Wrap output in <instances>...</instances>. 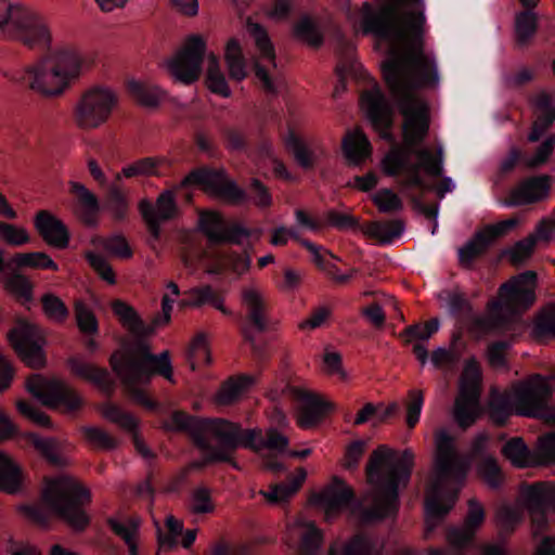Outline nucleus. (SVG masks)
<instances>
[{
  "label": "nucleus",
  "instance_id": "obj_25",
  "mask_svg": "<svg viewBox=\"0 0 555 555\" xmlns=\"http://www.w3.org/2000/svg\"><path fill=\"white\" fill-rule=\"evenodd\" d=\"M68 366L74 375L94 384L103 392L111 393L114 390L115 383L106 369L89 363L79 357H70Z\"/></svg>",
  "mask_w": 555,
  "mask_h": 555
},
{
  "label": "nucleus",
  "instance_id": "obj_54",
  "mask_svg": "<svg viewBox=\"0 0 555 555\" xmlns=\"http://www.w3.org/2000/svg\"><path fill=\"white\" fill-rule=\"evenodd\" d=\"M42 310L46 315L56 322H65L69 317V310L64 301L52 293H47L41 298Z\"/></svg>",
  "mask_w": 555,
  "mask_h": 555
},
{
  "label": "nucleus",
  "instance_id": "obj_31",
  "mask_svg": "<svg viewBox=\"0 0 555 555\" xmlns=\"http://www.w3.org/2000/svg\"><path fill=\"white\" fill-rule=\"evenodd\" d=\"M343 151L348 163L358 166L371 155L372 146L363 132L354 131L344 139Z\"/></svg>",
  "mask_w": 555,
  "mask_h": 555
},
{
  "label": "nucleus",
  "instance_id": "obj_4",
  "mask_svg": "<svg viewBox=\"0 0 555 555\" xmlns=\"http://www.w3.org/2000/svg\"><path fill=\"white\" fill-rule=\"evenodd\" d=\"M553 385L542 375L515 385L511 389L491 388L488 400L489 417L496 426H504L512 415L555 421L550 414V398Z\"/></svg>",
  "mask_w": 555,
  "mask_h": 555
},
{
  "label": "nucleus",
  "instance_id": "obj_21",
  "mask_svg": "<svg viewBox=\"0 0 555 555\" xmlns=\"http://www.w3.org/2000/svg\"><path fill=\"white\" fill-rule=\"evenodd\" d=\"M485 509L475 499L468 502V513L463 528L452 527L448 530V542L459 552L469 547L475 542L478 527L485 521Z\"/></svg>",
  "mask_w": 555,
  "mask_h": 555
},
{
  "label": "nucleus",
  "instance_id": "obj_10",
  "mask_svg": "<svg viewBox=\"0 0 555 555\" xmlns=\"http://www.w3.org/2000/svg\"><path fill=\"white\" fill-rule=\"evenodd\" d=\"M203 186L216 197L231 204L242 205L249 201L248 193L228 177L224 169L203 166L191 170L182 180L181 186Z\"/></svg>",
  "mask_w": 555,
  "mask_h": 555
},
{
  "label": "nucleus",
  "instance_id": "obj_20",
  "mask_svg": "<svg viewBox=\"0 0 555 555\" xmlns=\"http://www.w3.org/2000/svg\"><path fill=\"white\" fill-rule=\"evenodd\" d=\"M315 503L325 511L327 519L357 504L356 493L343 479L335 477L333 485L315 495Z\"/></svg>",
  "mask_w": 555,
  "mask_h": 555
},
{
  "label": "nucleus",
  "instance_id": "obj_53",
  "mask_svg": "<svg viewBox=\"0 0 555 555\" xmlns=\"http://www.w3.org/2000/svg\"><path fill=\"white\" fill-rule=\"evenodd\" d=\"M327 555H374V552L365 535L356 534L340 550L331 546Z\"/></svg>",
  "mask_w": 555,
  "mask_h": 555
},
{
  "label": "nucleus",
  "instance_id": "obj_27",
  "mask_svg": "<svg viewBox=\"0 0 555 555\" xmlns=\"http://www.w3.org/2000/svg\"><path fill=\"white\" fill-rule=\"evenodd\" d=\"M105 416L113 423L119 425L121 428L133 433V443L138 453L146 460H153L155 453L147 448V446L135 434L138 427V420L131 414L117 405L109 404L105 409Z\"/></svg>",
  "mask_w": 555,
  "mask_h": 555
},
{
  "label": "nucleus",
  "instance_id": "obj_11",
  "mask_svg": "<svg viewBox=\"0 0 555 555\" xmlns=\"http://www.w3.org/2000/svg\"><path fill=\"white\" fill-rule=\"evenodd\" d=\"M117 103L118 96L112 89L92 87L81 95L76 105L75 121L83 129L98 128L108 119Z\"/></svg>",
  "mask_w": 555,
  "mask_h": 555
},
{
  "label": "nucleus",
  "instance_id": "obj_61",
  "mask_svg": "<svg viewBox=\"0 0 555 555\" xmlns=\"http://www.w3.org/2000/svg\"><path fill=\"white\" fill-rule=\"evenodd\" d=\"M533 332L538 337H555V305L537 318Z\"/></svg>",
  "mask_w": 555,
  "mask_h": 555
},
{
  "label": "nucleus",
  "instance_id": "obj_18",
  "mask_svg": "<svg viewBox=\"0 0 555 555\" xmlns=\"http://www.w3.org/2000/svg\"><path fill=\"white\" fill-rule=\"evenodd\" d=\"M9 340L21 360L33 369L46 364L42 338L37 328L28 323L20 324L9 332Z\"/></svg>",
  "mask_w": 555,
  "mask_h": 555
},
{
  "label": "nucleus",
  "instance_id": "obj_52",
  "mask_svg": "<svg viewBox=\"0 0 555 555\" xmlns=\"http://www.w3.org/2000/svg\"><path fill=\"white\" fill-rule=\"evenodd\" d=\"M477 469L489 487L493 489L501 487L503 475L495 457L490 455L482 456L477 464Z\"/></svg>",
  "mask_w": 555,
  "mask_h": 555
},
{
  "label": "nucleus",
  "instance_id": "obj_33",
  "mask_svg": "<svg viewBox=\"0 0 555 555\" xmlns=\"http://www.w3.org/2000/svg\"><path fill=\"white\" fill-rule=\"evenodd\" d=\"M492 243L487 232H478L464 246L459 249V262L462 267L470 269L476 258L482 256Z\"/></svg>",
  "mask_w": 555,
  "mask_h": 555
},
{
  "label": "nucleus",
  "instance_id": "obj_57",
  "mask_svg": "<svg viewBox=\"0 0 555 555\" xmlns=\"http://www.w3.org/2000/svg\"><path fill=\"white\" fill-rule=\"evenodd\" d=\"M0 236L11 246H22L30 242V236L25 229L3 221H0Z\"/></svg>",
  "mask_w": 555,
  "mask_h": 555
},
{
  "label": "nucleus",
  "instance_id": "obj_55",
  "mask_svg": "<svg viewBox=\"0 0 555 555\" xmlns=\"http://www.w3.org/2000/svg\"><path fill=\"white\" fill-rule=\"evenodd\" d=\"M373 202L380 212H393L403 208L401 198L390 189H380L373 196Z\"/></svg>",
  "mask_w": 555,
  "mask_h": 555
},
{
  "label": "nucleus",
  "instance_id": "obj_2",
  "mask_svg": "<svg viewBox=\"0 0 555 555\" xmlns=\"http://www.w3.org/2000/svg\"><path fill=\"white\" fill-rule=\"evenodd\" d=\"M169 430L188 434L202 455L201 467L227 463L240 469L234 453L240 447L259 452L268 449L286 453L288 438L279 430H268L262 438L259 429H243L241 424L224 418H197L183 411H175L165 424Z\"/></svg>",
  "mask_w": 555,
  "mask_h": 555
},
{
  "label": "nucleus",
  "instance_id": "obj_49",
  "mask_svg": "<svg viewBox=\"0 0 555 555\" xmlns=\"http://www.w3.org/2000/svg\"><path fill=\"white\" fill-rule=\"evenodd\" d=\"M534 105L540 111L534 122L547 131L555 121V104L553 95L546 91L539 92L534 99Z\"/></svg>",
  "mask_w": 555,
  "mask_h": 555
},
{
  "label": "nucleus",
  "instance_id": "obj_50",
  "mask_svg": "<svg viewBox=\"0 0 555 555\" xmlns=\"http://www.w3.org/2000/svg\"><path fill=\"white\" fill-rule=\"evenodd\" d=\"M305 473L299 478H294L289 483H275L272 485L268 491L262 492L268 502L270 503H282L287 501L292 495H294L305 479Z\"/></svg>",
  "mask_w": 555,
  "mask_h": 555
},
{
  "label": "nucleus",
  "instance_id": "obj_12",
  "mask_svg": "<svg viewBox=\"0 0 555 555\" xmlns=\"http://www.w3.org/2000/svg\"><path fill=\"white\" fill-rule=\"evenodd\" d=\"M180 189H184L181 186V182L175 189L160 192L155 203L147 198L139 202V212L149 233L156 241L162 236V224L176 220L181 214L176 199L177 191Z\"/></svg>",
  "mask_w": 555,
  "mask_h": 555
},
{
  "label": "nucleus",
  "instance_id": "obj_29",
  "mask_svg": "<svg viewBox=\"0 0 555 555\" xmlns=\"http://www.w3.org/2000/svg\"><path fill=\"white\" fill-rule=\"evenodd\" d=\"M114 373L119 377L124 386L126 387L129 396L142 406L149 410H155L157 408V403L150 398L147 392L142 388L145 385L151 383V379L154 375L146 376H138L131 377V373L129 372H120L114 371Z\"/></svg>",
  "mask_w": 555,
  "mask_h": 555
},
{
  "label": "nucleus",
  "instance_id": "obj_16",
  "mask_svg": "<svg viewBox=\"0 0 555 555\" xmlns=\"http://www.w3.org/2000/svg\"><path fill=\"white\" fill-rule=\"evenodd\" d=\"M197 230L210 244H240L250 236V231L240 223H228L222 214L216 210H199Z\"/></svg>",
  "mask_w": 555,
  "mask_h": 555
},
{
  "label": "nucleus",
  "instance_id": "obj_24",
  "mask_svg": "<svg viewBox=\"0 0 555 555\" xmlns=\"http://www.w3.org/2000/svg\"><path fill=\"white\" fill-rule=\"evenodd\" d=\"M241 302L246 321L259 333L268 331V306L262 293L253 286H245L241 291Z\"/></svg>",
  "mask_w": 555,
  "mask_h": 555
},
{
  "label": "nucleus",
  "instance_id": "obj_47",
  "mask_svg": "<svg viewBox=\"0 0 555 555\" xmlns=\"http://www.w3.org/2000/svg\"><path fill=\"white\" fill-rule=\"evenodd\" d=\"M454 420L462 429H467L478 418L477 403L470 398H459L454 404Z\"/></svg>",
  "mask_w": 555,
  "mask_h": 555
},
{
  "label": "nucleus",
  "instance_id": "obj_44",
  "mask_svg": "<svg viewBox=\"0 0 555 555\" xmlns=\"http://www.w3.org/2000/svg\"><path fill=\"white\" fill-rule=\"evenodd\" d=\"M206 83L209 90L215 94L223 98H229L231 95V90L225 76L220 69L219 61L215 55H211L208 61Z\"/></svg>",
  "mask_w": 555,
  "mask_h": 555
},
{
  "label": "nucleus",
  "instance_id": "obj_17",
  "mask_svg": "<svg viewBox=\"0 0 555 555\" xmlns=\"http://www.w3.org/2000/svg\"><path fill=\"white\" fill-rule=\"evenodd\" d=\"M537 274L526 271L518 279L503 283L499 288V298L491 302L494 310L507 309L512 312L529 309L535 301L533 288L525 286L526 283H534Z\"/></svg>",
  "mask_w": 555,
  "mask_h": 555
},
{
  "label": "nucleus",
  "instance_id": "obj_62",
  "mask_svg": "<svg viewBox=\"0 0 555 555\" xmlns=\"http://www.w3.org/2000/svg\"><path fill=\"white\" fill-rule=\"evenodd\" d=\"M83 433L86 439L96 448L113 450L117 447L116 439L101 428L87 427Z\"/></svg>",
  "mask_w": 555,
  "mask_h": 555
},
{
  "label": "nucleus",
  "instance_id": "obj_58",
  "mask_svg": "<svg viewBox=\"0 0 555 555\" xmlns=\"http://www.w3.org/2000/svg\"><path fill=\"white\" fill-rule=\"evenodd\" d=\"M190 505L194 514H210L215 511L210 491L206 487H198L192 492Z\"/></svg>",
  "mask_w": 555,
  "mask_h": 555
},
{
  "label": "nucleus",
  "instance_id": "obj_23",
  "mask_svg": "<svg viewBox=\"0 0 555 555\" xmlns=\"http://www.w3.org/2000/svg\"><path fill=\"white\" fill-rule=\"evenodd\" d=\"M34 225L50 246L64 249L68 246L70 234L65 223L48 210H39L36 214Z\"/></svg>",
  "mask_w": 555,
  "mask_h": 555
},
{
  "label": "nucleus",
  "instance_id": "obj_26",
  "mask_svg": "<svg viewBox=\"0 0 555 555\" xmlns=\"http://www.w3.org/2000/svg\"><path fill=\"white\" fill-rule=\"evenodd\" d=\"M70 193L76 198L77 210L81 221L88 227H95L101 211V203L98 196L82 183L76 181L70 182Z\"/></svg>",
  "mask_w": 555,
  "mask_h": 555
},
{
  "label": "nucleus",
  "instance_id": "obj_51",
  "mask_svg": "<svg viewBox=\"0 0 555 555\" xmlns=\"http://www.w3.org/2000/svg\"><path fill=\"white\" fill-rule=\"evenodd\" d=\"M159 160L155 157H143L122 167L127 179L158 176Z\"/></svg>",
  "mask_w": 555,
  "mask_h": 555
},
{
  "label": "nucleus",
  "instance_id": "obj_56",
  "mask_svg": "<svg viewBox=\"0 0 555 555\" xmlns=\"http://www.w3.org/2000/svg\"><path fill=\"white\" fill-rule=\"evenodd\" d=\"M75 314L78 328L86 335H94L99 332V323L94 313L83 304H77Z\"/></svg>",
  "mask_w": 555,
  "mask_h": 555
},
{
  "label": "nucleus",
  "instance_id": "obj_60",
  "mask_svg": "<svg viewBox=\"0 0 555 555\" xmlns=\"http://www.w3.org/2000/svg\"><path fill=\"white\" fill-rule=\"evenodd\" d=\"M537 240L533 236L518 241L512 248L506 250L513 264H520L528 259L535 247Z\"/></svg>",
  "mask_w": 555,
  "mask_h": 555
},
{
  "label": "nucleus",
  "instance_id": "obj_63",
  "mask_svg": "<svg viewBox=\"0 0 555 555\" xmlns=\"http://www.w3.org/2000/svg\"><path fill=\"white\" fill-rule=\"evenodd\" d=\"M301 245L312 254L314 264L322 271L326 272V274L333 280L334 275L339 272L338 267L326 259L320 253V248L309 240H302Z\"/></svg>",
  "mask_w": 555,
  "mask_h": 555
},
{
  "label": "nucleus",
  "instance_id": "obj_43",
  "mask_svg": "<svg viewBox=\"0 0 555 555\" xmlns=\"http://www.w3.org/2000/svg\"><path fill=\"white\" fill-rule=\"evenodd\" d=\"M256 383V378L251 375H240L236 378H230L224 383L219 392V399L224 404L235 402L244 390Z\"/></svg>",
  "mask_w": 555,
  "mask_h": 555
},
{
  "label": "nucleus",
  "instance_id": "obj_14",
  "mask_svg": "<svg viewBox=\"0 0 555 555\" xmlns=\"http://www.w3.org/2000/svg\"><path fill=\"white\" fill-rule=\"evenodd\" d=\"M206 52V44L199 36H192L186 44L167 62V68L175 81L192 85L197 81Z\"/></svg>",
  "mask_w": 555,
  "mask_h": 555
},
{
  "label": "nucleus",
  "instance_id": "obj_45",
  "mask_svg": "<svg viewBox=\"0 0 555 555\" xmlns=\"http://www.w3.org/2000/svg\"><path fill=\"white\" fill-rule=\"evenodd\" d=\"M247 28L261 57L268 60L275 66V49L266 28L262 25L253 22H248Z\"/></svg>",
  "mask_w": 555,
  "mask_h": 555
},
{
  "label": "nucleus",
  "instance_id": "obj_9",
  "mask_svg": "<svg viewBox=\"0 0 555 555\" xmlns=\"http://www.w3.org/2000/svg\"><path fill=\"white\" fill-rule=\"evenodd\" d=\"M113 371L129 372L131 377L159 375L172 380V364L169 351L154 354L147 344L139 341L134 351L117 350L109 357Z\"/></svg>",
  "mask_w": 555,
  "mask_h": 555
},
{
  "label": "nucleus",
  "instance_id": "obj_8",
  "mask_svg": "<svg viewBox=\"0 0 555 555\" xmlns=\"http://www.w3.org/2000/svg\"><path fill=\"white\" fill-rule=\"evenodd\" d=\"M0 33L29 48L47 49L51 37L42 17L31 9L0 0Z\"/></svg>",
  "mask_w": 555,
  "mask_h": 555
},
{
  "label": "nucleus",
  "instance_id": "obj_59",
  "mask_svg": "<svg viewBox=\"0 0 555 555\" xmlns=\"http://www.w3.org/2000/svg\"><path fill=\"white\" fill-rule=\"evenodd\" d=\"M103 248L109 254L122 259L131 258L133 255L127 238L122 234H114L105 238L103 241Z\"/></svg>",
  "mask_w": 555,
  "mask_h": 555
},
{
  "label": "nucleus",
  "instance_id": "obj_64",
  "mask_svg": "<svg viewBox=\"0 0 555 555\" xmlns=\"http://www.w3.org/2000/svg\"><path fill=\"white\" fill-rule=\"evenodd\" d=\"M322 532L311 525L304 533L300 542L302 555H317L322 544Z\"/></svg>",
  "mask_w": 555,
  "mask_h": 555
},
{
  "label": "nucleus",
  "instance_id": "obj_35",
  "mask_svg": "<svg viewBox=\"0 0 555 555\" xmlns=\"http://www.w3.org/2000/svg\"><path fill=\"white\" fill-rule=\"evenodd\" d=\"M224 59L231 79L241 81L247 76L246 60L243 55L242 48L237 39L231 38L228 41Z\"/></svg>",
  "mask_w": 555,
  "mask_h": 555
},
{
  "label": "nucleus",
  "instance_id": "obj_37",
  "mask_svg": "<svg viewBox=\"0 0 555 555\" xmlns=\"http://www.w3.org/2000/svg\"><path fill=\"white\" fill-rule=\"evenodd\" d=\"M22 482L20 467L7 454L0 451V490L16 492Z\"/></svg>",
  "mask_w": 555,
  "mask_h": 555
},
{
  "label": "nucleus",
  "instance_id": "obj_40",
  "mask_svg": "<svg viewBox=\"0 0 555 555\" xmlns=\"http://www.w3.org/2000/svg\"><path fill=\"white\" fill-rule=\"evenodd\" d=\"M538 29V17L532 9L526 8L525 11L519 12L515 18V33L517 43L526 46L529 40L535 35Z\"/></svg>",
  "mask_w": 555,
  "mask_h": 555
},
{
  "label": "nucleus",
  "instance_id": "obj_41",
  "mask_svg": "<svg viewBox=\"0 0 555 555\" xmlns=\"http://www.w3.org/2000/svg\"><path fill=\"white\" fill-rule=\"evenodd\" d=\"M443 299L448 304V310L451 317L460 322L469 320L473 315V306L464 293L444 291Z\"/></svg>",
  "mask_w": 555,
  "mask_h": 555
},
{
  "label": "nucleus",
  "instance_id": "obj_46",
  "mask_svg": "<svg viewBox=\"0 0 555 555\" xmlns=\"http://www.w3.org/2000/svg\"><path fill=\"white\" fill-rule=\"evenodd\" d=\"M30 441L35 449L52 465L63 466L65 464L64 459L60 453L59 442L54 438H42L38 435L33 434Z\"/></svg>",
  "mask_w": 555,
  "mask_h": 555
},
{
  "label": "nucleus",
  "instance_id": "obj_30",
  "mask_svg": "<svg viewBox=\"0 0 555 555\" xmlns=\"http://www.w3.org/2000/svg\"><path fill=\"white\" fill-rule=\"evenodd\" d=\"M206 304L211 305L224 315H231L232 312L223 306V298L210 285L195 287L189 291L185 298L180 301L181 307H202Z\"/></svg>",
  "mask_w": 555,
  "mask_h": 555
},
{
  "label": "nucleus",
  "instance_id": "obj_32",
  "mask_svg": "<svg viewBox=\"0 0 555 555\" xmlns=\"http://www.w3.org/2000/svg\"><path fill=\"white\" fill-rule=\"evenodd\" d=\"M294 36L308 46L319 49L324 43V36L318 21L309 14H304L294 24Z\"/></svg>",
  "mask_w": 555,
  "mask_h": 555
},
{
  "label": "nucleus",
  "instance_id": "obj_6",
  "mask_svg": "<svg viewBox=\"0 0 555 555\" xmlns=\"http://www.w3.org/2000/svg\"><path fill=\"white\" fill-rule=\"evenodd\" d=\"M435 447L439 482L434 486V494L425 501L428 531H433L436 526V524H430L431 521L439 522L449 514L457 498V492H454L447 502H443L439 496L440 483L460 486L465 480L468 470V463L459 452L455 438L447 429L436 430Z\"/></svg>",
  "mask_w": 555,
  "mask_h": 555
},
{
  "label": "nucleus",
  "instance_id": "obj_38",
  "mask_svg": "<svg viewBox=\"0 0 555 555\" xmlns=\"http://www.w3.org/2000/svg\"><path fill=\"white\" fill-rule=\"evenodd\" d=\"M285 145L301 168L306 170L314 168L315 156L313 152L295 133L294 130H288L287 137L285 139Z\"/></svg>",
  "mask_w": 555,
  "mask_h": 555
},
{
  "label": "nucleus",
  "instance_id": "obj_15",
  "mask_svg": "<svg viewBox=\"0 0 555 555\" xmlns=\"http://www.w3.org/2000/svg\"><path fill=\"white\" fill-rule=\"evenodd\" d=\"M502 453L517 467L553 464L555 463V431L540 438L537 452H532L522 438L515 437L503 446Z\"/></svg>",
  "mask_w": 555,
  "mask_h": 555
},
{
  "label": "nucleus",
  "instance_id": "obj_39",
  "mask_svg": "<svg viewBox=\"0 0 555 555\" xmlns=\"http://www.w3.org/2000/svg\"><path fill=\"white\" fill-rule=\"evenodd\" d=\"M404 223L401 220L373 221L367 227V233L383 244H390L402 235Z\"/></svg>",
  "mask_w": 555,
  "mask_h": 555
},
{
  "label": "nucleus",
  "instance_id": "obj_3",
  "mask_svg": "<svg viewBox=\"0 0 555 555\" xmlns=\"http://www.w3.org/2000/svg\"><path fill=\"white\" fill-rule=\"evenodd\" d=\"M90 501L91 493L87 488L69 476H61L49 481L39 503L23 505L21 511L39 527L48 528L51 515H55L80 532L90 524V517L83 509Z\"/></svg>",
  "mask_w": 555,
  "mask_h": 555
},
{
  "label": "nucleus",
  "instance_id": "obj_1",
  "mask_svg": "<svg viewBox=\"0 0 555 555\" xmlns=\"http://www.w3.org/2000/svg\"><path fill=\"white\" fill-rule=\"evenodd\" d=\"M424 0H388L378 10L365 2L362 8V29L389 46L391 57L382 72L389 92L403 118V144L392 133L393 108L382 88L375 82L362 92L360 102L379 135L391 144L383 159L389 177L403 176L406 188L425 189L421 169L434 178L443 173V151L434 155L422 149L429 131V107L418 95L421 88H435L439 74L435 60L424 50Z\"/></svg>",
  "mask_w": 555,
  "mask_h": 555
},
{
  "label": "nucleus",
  "instance_id": "obj_36",
  "mask_svg": "<svg viewBox=\"0 0 555 555\" xmlns=\"http://www.w3.org/2000/svg\"><path fill=\"white\" fill-rule=\"evenodd\" d=\"M106 206L116 222H124L129 214V198L120 185L111 184L107 190Z\"/></svg>",
  "mask_w": 555,
  "mask_h": 555
},
{
  "label": "nucleus",
  "instance_id": "obj_28",
  "mask_svg": "<svg viewBox=\"0 0 555 555\" xmlns=\"http://www.w3.org/2000/svg\"><path fill=\"white\" fill-rule=\"evenodd\" d=\"M113 311L119 318L122 325L135 337L141 339L153 333V328L145 324L134 308L125 301H114Z\"/></svg>",
  "mask_w": 555,
  "mask_h": 555
},
{
  "label": "nucleus",
  "instance_id": "obj_5",
  "mask_svg": "<svg viewBox=\"0 0 555 555\" xmlns=\"http://www.w3.org/2000/svg\"><path fill=\"white\" fill-rule=\"evenodd\" d=\"M391 455L385 446H380L372 453L366 465L367 480L375 487L372 505L363 511V518L367 522L395 516L399 509V487L410 480L412 468L405 462L383 469Z\"/></svg>",
  "mask_w": 555,
  "mask_h": 555
},
{
  "label": "nucleus",
  "instance_id": "obj_7",
  "mask_svg": "<svg viewBox=\"0 0 555 555\" xmlns=\"http://www.w3.org/2000/svg\"><path fill=\"white\" fill-rule=\"evenodd\" d=\"M81 65L82 60L75 50L62 49L53 56L15 73L13 79L43 95H60L79 77Z\"/></svg>",
  "mask_w": 555,
  "mask_h": 555
},
{
  "label": "nucleus",
  "instance_id": "obj_42",
  "mask_svg": "<svg viewBox=\"0 0 555 555\" xmlns=\"http://www.w3.org/2000/svg\"><path fill=\"white\" fill-rule=\"evenodd\" d=\"M14 261L20 268L59 271V264L43 251L18 253Z\"/></svg>",
  "mask_w": 555,
  "mask_h": 555
},
{
  "label": "nucleus",
  "instance_id": "obj_22",
  "mask_svg": "<svg viewBox=\"0 0 555 555\" xmlns=\"http://www.w3.org/2000/svg\"><path fill=\"white\" fill-rule=\"evenodd\" d=\"M294 398L299 403V425L302 428L317 426L322 418L333 410V404L317 395L295 388Z\"/></svg>",
  "mask_w": 555,
  "mask_h": 555
},
{
  "label": "nucleus",
  "instance_id": "obj_34",
  "mask_svg": "<svg viewBox=\"0 0 555 555\" xmlns=\"http://www.w3.org/2000/svg\"><path fill=\"white\" fill-rule=\"evenodd\" d=\"M127 91L132 99L145 107H157L165 93L156 86L138 80L127 82Z\"/></svg>",
  "mask_w": 555,
  "mask_h": 555
},
{
  "label": "nucleus",
  "instance_id": "obj_19",
  "mask_svg": "<svg viewBox=\"0 0 555 555\" xmlns=\"http://www.w3.org/2000/svg\"><path fill=\"white\" fill-rule=\"evenodd\" d=\"M552 182L553 177L548 175L527 178L509 192L505 204L508 207H519L542 202L547 198Z\"/></svg>",
  "mask_w": 555,
  "mask_h": 555
},
{
  "label": "nucleus",
  "instance_id": "obj_48",
  "mask_svg": "<svg viewBox=\"0 0 555 555\" xmlns=\"http://www.w3.org/2000/svg\"><path fill=\"white\" fill-rule=\"evenodd\" d=\"M439 325L438 319H430L425 324L415 323L404 327L399 337L405 344H410L412 340H427L438 332Z\"/></svg>",
  "mask_w": 555,
  "mask_h": 555
},
{
  "label": "nucleus",
  "instance_id": "obj_13",
  "mask_svg": "<svg viewBox=\"0 0 555 555\" xmlns=\"http://www.w3.org/2000/svg\"><path fill=\"white\" fill-rule=\"evenodd\" d=\"M27 390L42 404L53 409L76 411L82 403L80 396L59 379H47L40 375H33L27 380Z\"/></svg>",
  "mask_w": 555,
  "mask_h": 555
}]
</instances>
